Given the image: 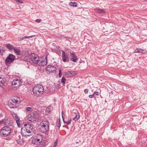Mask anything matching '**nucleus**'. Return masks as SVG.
<instances>
[{
  "label": "nucleus",
  "mask_w": 147,
  "mask_h": 147,
  "mask_svg": "<svg viewBox=\"0 0 147 147\" xmlns=\"http://www.w3.org/2000/svg\"><path fill=\"white\" fill-rule=\"evenodd\" d=\"M17 142L18 144H22L23 142L22 140L19 139L17 140Z\"/></svg>",
  "instance_id": "obj_31"
},
{
  "label": "nucleus",
  "mask_w": 147,
  "mask_h": 147,
  "mask_svg": "<svg viewBox=\"0 0 147 147\" xmlns=\"http://www.w3.org/2000/svg\"><path fill=\"white\" fill-rule=\"evenodd\" d=\"M28 53L29 52L28 51L24 50L22 51V55H24L26 57L28 55Z\"/></svg>",
  "instance_id": "obj_24"
},
{
  "label": "nucleus",
  "mask_w": 147,
  "mask_h": 147,
  "mask_svg": "<svg viewBox=\"0 0 147 147\" xmlns=\"http://www.w3.org/2000/svg\"><path fill=\"white\" fill-rule=\"evenodd\" d=\"M0 53H1V49H0Z\"/></svg>",
  "instance_id": "obj_50"
},
{
  "label": "nucleus",
  "mask_w": 147,
  "mask_h": 147,
  "mask_svg": "<svg viewBox=\"0 0 147 147\" xmlns=\"http://www.w3.org/2000/svg\"><path fill=\"white\" fill-rule=\"evenodd\" d=\"M64 123H66L67 125H68L70 124L71 122V118H69L68 119V120L67 121H65L64 120H63V121Z\"/></svg>",
  "instance_id": "obj_26"
},
{
  "label": "nucleus",
  "mask_w": 147,
  "mask_h": 147,
  "mask_svg": "<svg viewBox=\"0 0 147 147\" xmlns=\"http://www.w3.org/2000/svg\"><path fill=\"white\" fill-rule=\"evenodd\" d=\"M39 131L43 133L48 132L49 130V123L48 120H43L40 123Z\"/></svg>",
  "instance_id": "obj_1"
},
{
  "label": "nucleus",
  "mask_w": 147,
  "mask_h": 147,
  "mask_svg": "<svg viewBox=\"0 0 147 147\" xmlns=\"http://www.w3.org/2000/svg\"><path fill=\"white\" fill-rule=\"evenodd\" d=\"M145 1H147V0H145Z\"/></svg>",
  "instance_id": "obj_53"
},
{
  "label": "nucleus",
  "mask_w": 147,
  "mask_h": 147,
  "mask_svg": "<svg viewBox=\"0 0 147 147\" xmlns=\"http://www.w3.org/2000/svg\"><path fill=\"white\" fill-rule=\"evenodd\" d=\"M41 20L39 19H37L36 20V22L38 23H40L41 22Z\"/></svg>",
  "instance_id": "obj_42"
},
{
  "label": "nucleus",
  "mask_w": 147,
  "mask_h": 147,
  "mask_svg": "<svg viewBox=\"0 0 147 147\" xmlns=\"http://www.w3.org/2000/svg\"><path fill=\"white\" fill-rule=\"evenodd\" d=\"M3 116V114L2 113H0V118Z\"/></svg>",
  "instance_id": "obj_46"
},
{
  "label": "nucleus",
  "mask_w": 147,
  "mask_h": 147,
  "mask_svg": "<svg viewBox=\"0 0 147 147\" xmlns=\"http://www.w3.org/2000/svg\"><path fill=\"white\" fill-rule=\"evenodd\" d=\"M38 116L37 111H32L28 115V119L30 121H34L38 118Z\"/></svg>",
  "instance_id": "obj_6"
},
{
  "label": "nucleus",
  "mask_w": 147,
  "mask_h": 147,
  "mask_svg": "<svg viewBox=\"0 0 147 147\" xmlns=\"http://www.w3.org/2000/svg\"><path fill=\"white\" fill-rule=\"evenodd\" d=\"M12 115L14 119L16 120V122L18 127H20V118L17 116V114L13 113L12 114Z\"/></svg>",
  "instance_id": "obj_17"
},
{
  "label": "nucleus",
  "mask_w": 147,
  "mask_h": 147,
  "mask_svg": "<svg viewBox=\"0 0 147 147\" xmlns=\"http://www.w3.org/2000/svg\"><path fill=\"white\" fill-rule=\"evenodd\" d=\"M57 139L55 141L54 145L57 146Z\"/></svg>",
  "instance_id": "obj_41"
},
{
  "label": "nucleus",
  "mask_w": 147,
  "mask_h": 147,
  "mask_svg": "<svg viewBox=\"0 0 147 147\" xmlns=\"http://www.w3.org/2000/svg\"><path fill=\"white\" fill-rule=\"evenodd\" d=\"M43 138L41 135L37 134L32 140V144H38L42 142Z\"/></svg>",
  "instance_id": "obj_4"
},
{
  "label": "nucleus",
  "mask_w": 147,
  "mask_h": 147,
  "mask_svg": "<svg viewBox=\"0 0 147 147\" xmlns=\"http://www.w3.org/2000/svg\"><path fill=\"white\" fill-rule=\"evenodd\" d=\"M75 72L74 71L71 72L68 71L65 73V75L66 77L69 78L72 76L73 75H75Z\"/></svg>",
  "instance_id": "obj_19"
},
{
  "label": "nucleus",
  "mask_w": 147,
  "mask_h": 147,
  "mask_svg": "<svg viewBox=\"0 0 147 147\" xmlns=\"http://www.w3.org/2000/svg\"><path fill=\"white\" fill-rule=\"evenodd\" d=\"M56 145H54L53 147H56Z\"/></svg>",
  "instance_id": "obj_51"
},
{
  "label": "nucleus",
  "mask_w": 147,
  "mask_h": 147,
  "mask_svg": "<svg viewBox=\"0 0 147 147\" xmlns=\"http://www.w3.org/2000/svg\"><path fill=\"white\" fill-rule=\"evenodd\" d=\"M31 60L34 63H36L39 59L38 56L35 53H32L30 55Z\"/></svg>",
  "instance_id": "obj_12"
},
{
  "label": "nucleus",
  "mask_w": 147,
  "mask_h": 147,
  "mask_svg": "<svg viewBox=\"0 0 147 147\" xmlns=\"http://www.w3.org/2000/svg\"><path fill=\"white\" fill-rule=\"evenodd\" d=\"M78 142H76V144H78Z\"/></svg>",
  "instance_id": "obj_52"
},
{
  "label": "nucleus",
  "mask_w": 147,
  "mask_h": 147,
  "mask_svg": "<svg viewBox=\"0 0 147 147\" xmlns=\"http://www.w3.org/2000/svg\"><path fill=\"white\" fill-rule=\"evenodd\" d=\"M36 145H37L34 147H44L45 143L42 142Z\"/></svg>",
  "instance_id": "obj_25"
},
{
  "label": "nucleus",
  "mask_w": 147,
  "mask_h": 147,
  "mask_svg": "<svg viewBox=\"0 0 147 147\" xmlns=\"http://www.w3.org/2000/svg\"><path fill=\"white\" fill-rule=\"evenodd\" d=\"M5 49H3L1 51V55H2L3 54V53H5Z\"/></svg>",
  "instance_id": "obj_40"
},
{
  "label": "nucleus",
  "mask_w": 147,
  "mask_h": 147,
  "mask_svg": "<svg viewBox=\"0 0 147 147\" xmlns=\"http://www.w3.org/2000/svg\"><path fill=\"white\" fill-rule=\"evenodd\" d=\"M20 40H19V41H20L21 40H23L25 39L24 37H22V38H20Z\"/></svg>",
  "instance_id": "obj_45"
},
{
  "label": "nucleus",
  "mask_w": 147,
  "mask_h": 147,
  "mask_svg": "<svg viewBox=\"0 0 147 147\" xmlns=\"http://www.w3.org/2000/svg\"><path fill=\"white\" fill-rule=\"evenodd\" d=\"M32 108L31 107H28L26 108V110L27 111H29L31 110Z\"/></svg>",
  "instance_id": "obj_36"
},
{
  "label": "nucleus",
  "mask_w": 147,
  "mask_h": 147,
  "mask_svg": "<svg viewBox=\"0 0 147 147\" xmlns=\"http://www.w3.org/2000/svg\"><path fill=\"white\" fill-rule=\"evenodd\" d=\"M94 10L95 12L99 13H104L105 12L104 10L100 9H95Z\"/></svg>",
  "instance_id": "obj_23"
},
{
  "label": "nucleus",
  "mask_w": 147,
  "mask_h": 147,
  "mask_svg": "<svg viewBox=\"0 0 147 147\" xmlns=\"http://www.w3.org/2000/svg\"><path fill=\"white\" fill-rule=\"evenodd\" d=\"M61 71V69H60L59 71V78H61L62 76Z\"/></svg>",
  "instance_id": "obj_33"
},
{
  "label": "nucleus",
  "mask_w": 147,
  "mask_h": 147,
  "mask_svg": "<svg viewBox=\"0 0 147 147\" xmlns=\"http://www.w3.org/2000/svg\"><path fill=\"white\" fill-rule=\"evenodd\" d=\"M24 126L25 127H26L27 129L29 128L28 129L30 131H32V134L34 133V129L32 126L30 124H25L24 125Z\"/></svg>",
  "instance_id": "obj_18"
},
{
  "label": "nucleus",
  "mask_w": 147,
  "mask_h": 147,
  "mask_svg": "<svg viewBox=\"0 0 147 147\" xmlns=\"http://www.w3.org/2000/svg\"><path fill=\"white\" fill-rule=\"evenodd\" d=\"M62 117L63 121V120H64V117H63V115H62Z\"/></svg>",
  "instance_id": "obj_48"
},
{
  "label": "nucleus",
  "mask_w": 147,
  "mask_h": 147,
  "mask_svg": "<svg viewBox=\"0 0 147 147\" xmlns=\"http://www.w3.org/2000/svg\"><path fill=\"white\" fill-rule=\"evenodd\" d=\"M62 58L63 61L65 62L68 61L69 57L67 53H66L64 51H62Z\"/></svg>",
  "instance_id": "obj_13"
},
{
  "label": "nucleus",
  "mask_w": 147,
  "mask_h": 147,
  "mask_svg": "<svg viewBox=\"0 0 147 147\" xmlns=\"http://www.w3.org/2000/svg\"><path fill=\"white\" fill-rule=\"evenodd\" d=\"M5 79L3 78H2L0 76V86H3L5 83Z\"/></svg>",
  "instance_id": "obj_22"
},
{
  "label": "nucleus",
  "mask_w": 147,
  "mask_h": 147,
  "mask_svg": "<svg viewBox=\"0 0 147 147\" xmlns=\"http://www.w3.org/2000/svg\"><path fill=\"white\" fill-rule=\"evenodd\" d=\"M35 36L34 35H32L31 36H24V39H26L27 38H32L33 37H35Z\"/></svg>",
  "instance_id": "obj_32"
},
{
  "label": "nucleus",
  "mask_w": 147,
  "mask_h": 147,
  "mask_svg": "<svg viewBox=\"0 0 147 147\" xmlns=\"http://www.w3.org/2000/svg\"><path fill=\"white\" fill-rule=\"evenodd\" d=\"M46 69L47 73L50 74L51 73H55L56 68L52 65H49L47 67Z\"/></svg>",
  "instance_id": "obj_11"
},
{
  "label": "nucleus",
  "mask_w": 147,
  "mask_h": 147,
  "mask_svg": "<svg viewBox=\"0 0 147 147\" xmlns=\"http://www.w3.org/2000/svg\"><path fill=\"white\" fill-rule=\"evenodd\" d=\"M70 60L74 62H76L78 60L77 58V56L75 53L74 52H73L71 53L70 55Z\"/></svg>",
  "instance_id": "obj_16"
},
{
  "label": "nucleus",
  "mask_w": 147,
  "mask_h": 147,
  "mask_svg": "<svg viewBox=\"0 0 147 147\" xmlns=\"http://www.w3.org/2000/svg\"><path fill=\"white\" fill-rule=\"evenodd\" d=\"M68 38V37L65 36H63L62 37V38H64V39H65L66 40H67V38Z\"/></svg>",
  "instance_id": "obj_44"
},
{
  "label": "nucleus",
  "mask_w": 147,
  "mask_h": 147,
  "mask_svg": "<svg viewBox=\"0 0 147 147\" xmlns=\"http://www.w3.org/2000/svg\"><path fill=\"white\" fill-rule=\"evenodd\" d=\"M4 122L5 127H11L13 125L12 121L9 119H5Z\"/></svg>",
  "instance_id": "obj_14"
},
{
  "label": "nucleus",
  "mask_w": 147,
  "mask_h": 147,
  "mask_svg": "<svg viewBox=\"0 0 147 147\" xmlns=\"http://www.w3.org/2000/svg\"><path fill=\"white\" fill-rule=\"evenodd\" d=\"M11 132V129L10 127H4L1 129L0 133L2 136L5 137L9 135Z\"/></svg>",
  "instance_id": "obj_3"
},
{
  "label": "nucleus",
  "mask_w": 147,
  "mask_h": 147,
  "mask_svg": "<svg viewBox=\"0 0 147 147\" xmlns=\"http://www.w3.org/2000/svg\"><path fill=\"white\" fill-rule=\"evenodd\" d=\"M88 90L87 89H85L84 90V92L86 94H87L88 93Z\"/></svg>",
  "instance_id": "obj_39"
},
{
  "label": "nucleus",
  "mask_w": 147,
  "mask_h": 147,
  "mask_svg": "<svg viewBox=\"0 0 147 147\" xmlns=\"http://www.w3.org/2000/svg\"><path fill=\"white\" fill-rule=\"evenodd\" d=\"M69 4L70 5H71V6H73L74 7H77V4H76V3L75 2H70L69 3Z\"/></svg>",
  "instance_id": "obj_27"
},
{
  "label": "nucleus",
  "mask_w": 147,
  "mask_h": 147,
  "mask_svg": "<svg viewBox=\"0 0 147 147\" xmlns=\"http://www.w3.org/2000/svg\"><path fill=\"white\" fill-rule=\"evenodd\" d=\"M110 93L111 94H113V91H111L110 92Z\"/></svg>",
  "instance_id": "obj_47"
},
{
  "label": "nucleus",
  "mask_w": 147,
  "mask_h": 147,
  "mask_svg": "<svg viewBox=\"0 0 147 147\" xmlns=\"http://www.w3.org/2000/svg\"><path fill=\"white\" fill-rule=\"evenodd\" d=\"M37 63L39 66H44L46 65L47 63V57H42L40 58Z\"/></svg>",
  "instance_id": "obj_10"
},
{
  "label": "nucleus",
  "mask_w": 147,
  "mask_h": 147,
  "mask_svg": "<svg viewBox=\"0 0 147 147\" xmlns=\"http://www.w3.org/2000/svg\"><path fill=\"white\" fill-rule=\"evenodd\" d=\"M21 134L24 136H30L32 135V131H30L26 127H23L21 129Z\"/></svg>",
  "instance_id": "obj_9"
},
{
  "label": "nucleus",
  "mask_w": 147,
  "mask_h": 147,
  "mask_svg": "<svg viewBox=\"0 0 147 147\" xmlns=\"http://www.w3.org/2000/svg\"><path fill=\"white\" fill-rule=\"evenodd\" d=\"M62 115H63L64 114V113L63 111H62L61 112Z\"/></svg>",
  "instance_id": "obj_49"
},
{
  "label": "nucleus",
  "mask_w": 147,
  "mask_h": 147,
  "mask_svg": "<svg viewBox=\"0 0 147 147\" xmlns=\"http://www.w3.org/2000/svg\"><path fill=\"white\" fill-rule=\"evenodd\" d=\"M99 93L98 92H96L93 94L94 96H96L99 95Z\"/></svg>",
  "instance_id": "obj_34"
},
{
  "label": "nucleus",
  "mask_w": 147,
  "mask_h": 147,
  "mask_svg": "<svg viewBox=\"0 0 147 147\" xmlns=\"http://www.w3.org/2000/svg\"><path fill=\"white\" fill-rule=\"evenodd\" d=\"M126 147H129V146H127Z\"/></svg>",
  "instance_id": "obj_54"
},
{
  "label": "nucleus",
  "mask_w": 147,
  "mask_h": 147,
  "mask_svg": "<svg viewBox=\"0 0 147 147\" xmlns=\"http://www.w3.org/2000/svg\"><path fill=\"white\" fill-rule=\"evenodd\" d=\"M141 49L137 48L135 50L134 53H141Z\"/></svg>",
  "instance_id": "obj_28"
},
{
  "label": "nucleus",
  "mask_w": 147,
  "mask_h": 147,
  "mask_svg": "<svg viewBox=\"0 0 147 147\" xmlns=\"http://www.w3.org/2000/svg\"><path fill=\"white\" fill-rule=\"evenodd\" d=\"M61 125V123L60 122V119H59V120H57V127H59Z\"/></svg>",
  "instance_id": "obj_30"
},
{
  "label": "nucleus",
  "mask_w": 147,
  "mask_h": 147,
  "mask_svg": "<svg viewBox=\"0 0 147 147\" xmlns=\"http://www.w3.org/2000/svg\"><path fill=\"white\" fill-rule=\"evenodd\" d=\"M74 114L73 115H75V117L73 119V120L76 121H77L80 118V115L77 109L73 110Z\"/></svg>",
  "instance_id": "obj_15"
},
{
  "label": "nucleus",
  "mask_w": 147,
  "mask_h": 147,
  "mask_svg": "<svg viewBox=\"0 0 147 147\" xmlns=\"http://www.w3.org/2000/svg\"><path fill=\"white\" fill-rule=\"evenodd\" d=\"M5 119H3L1 121H0V124H5Z\"/></svg>",
  "instance_id": "obj_35"
},
{
  "label": "nucleus",
  "mask_w": 147,
  "mask_h": 147,
  "mask_svg": "<svg viewBox=\"0 0 147 147\" xmlns=\"http://www.w3.org/2000/svg\"><path fill=\"white\" fill-rule=\"evenodd\" d=\"M14 52L18 55H21V53L20 50L18 49L17 48L15 47L13 49Z\"/></svg>",
  "instance_id": "obj_21"
},
{
  "label": "nucleus",
  "mask_w": 147,
  "mask_h": 147,
  "mask_svg": "<svg viewBox=\"0 0 147 147\" xmlns=\"http://www.w3.org/2000/svg\"><path fill=\"white\" fill-rule=\"evenodd\" d=\"M141 51V53L142 54H145L146 53V50H144L142 49Z\"/></svg>",
  "instance_id": "obj_37"
},
{
  "label": "nucleus",
  "mask_w": 147,
  "mask_h": 147,
  "mask_svg": "<svg viewBox=\"0 0 147 147\" xmlns=\"http://www.w3.org/2000/svg\"><path fill=\"white\" fill-rule=\"evenodd\" d=\"M6 47L8 49L10 50H12L14 49L15 47H13V46L10 44H8L6 45Z\"/></svg>",
  "instance_id": "obj_20"
},
{
  "label": "nucleus",
  "mask_w": 147,
  "mask_h": 147,
  "mask_svg": "<svg viewBox=\"0 0 147 147\" xmlns=\"http://www.w3.org/2000/svg\"><path fill=\"white\" fill-rule=\"evenodd\" d=\"M23 84V82H22L20 80L17 79H15L12 82V88L16 89L20 85Z\"/></svg>",
  "instance_id": "obj_8"
},
{
  "label": "nucleus",
  "mask_w": 147,
  "mask_h": 147,
  "mask_svg": "<svg viewBox=\"0 0 147 147\" xmlns=\"http://www.w3.org/2000/svg\"><path fill=\"white\" fill-rule=\"evenodd\" d=\"M20 98L17 97H14V98L10 99L8 103L9 107L11 108H14L16 107L19 101Z\"/></svg>",
  "instance_id": "obj_5"
},
{
  "label": "nucleus",
  "mask_w": 147,
  "mask_h": 147,
  "mask_svg": "<svg viewBox=\"0 0 147 147\" xmlns=\"http://www.w3.org/2000/svg\"><path fill=\"white\" fill-rule=\"evenodd\" d=\"M66 81V79L64 77H63L61 79V82L63 83V84H64L65 83V82Z\"/></svg>",
  "instance_id": "obj_29"
},
{
  "label": "nucleus",
  "mask_w": 147,
  "mask_h": 147,
  "mask_svg": "<svg viewBox=\"0 0 147 147\" xmlns=\"http://www.w3.org/2000/svg\"><path fill=\"white\" fill-rule=\"evenodd\" d=\"M44 89L42 86L40 84L37 85L35 86L33 89V92L35 96H39L42 94Z\"/></svg>",
  "instance_id": "obj_2"
},
{
  "label": "nucleus",
  "mask_w": 147,
  "mask_h": 147,
  "mask_svg": "<svg viewBox=\"0 0 147 147\" xmlns=\"http://www.w3.org/2000/svg\"><path fill=\"white\" fill-rule=\"evenodd\" d=\"M88 96L89 98H92L94 97V96L93 94V95H89Z\"/></svg>",
  "instance_id": "obj_43"
},
{
  "label": "nucleus",
  "mask_w": 147,
  "mask_h": 147,
  "mask_svg": "<svg viewBox=\"0 0 147 147\" xmlns=\"http://www.w3.org/2000/svg\"><path fill=\"white\" fill-rule=\"evenodd\" d=\"M15 56L12 54H9L5 60L6 65L9 66L14 60Z\"/></svg>",
  "instance_id": "obj_7"
},
{
  "label": "nucleus",
  "mask_w": 147,
  "mask_h": 147,
  "mask_svg": "<svg viewBox=\"0 0 147 147\" xmlns=\"http://www.w3.org/2000/svg\"><path fill=\"white\" fill-rule=\"evenodd\" d=\"M15 1L17 2H18L20 3H23V1L22 0H15Z\"/></svg>",
  "instance_id": "obj_38"
}]
</instances>
